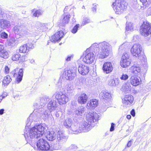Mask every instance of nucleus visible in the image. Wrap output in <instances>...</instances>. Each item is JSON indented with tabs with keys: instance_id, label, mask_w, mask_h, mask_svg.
<instances>
[{
	"instance_id": "nucleus-1",
	"label": "nucleus",
	"mask_w": 151,
	"mask_h": 151,
	"mask_svg": "<svg viewBox=\"0 0 151 151\" xmlns=\"http://www.w3.org/2000/svg\"><path fill=\"white\" fill-rule=\"evenodd\" d=\"M32 116L30 115L26 122V126L24 132V136L27 142H30L32 139L38 138L41 137L46 130L42 125L35 126L30 129H27L32 122Z\"/></svg>"
},
{
	"instance_id": "nucleus-2",
	"label": "nucleus",
	"mask_w": 151,
	"mask_h": 151,
	"mask_svg": "<svg viewBox=\"0 0 151 151\" xmlns=\"http://www.w3.org/2000/svg\"><path fill=\"white\" fill-rule=\"evenodd\" d=\"M91 47L94 50V52H95V50L96 51L99 50V52H96L95 55H97L99 58L102 59L105 58L108 56L111 50V46L106 42L99 44L93 43Z\"/></svg>"
},
{
	"instance_id": "nucleus-3",
	"label": "nucleus",
	"mask_w": 151,
	"mask_h": 151,
	"mask_svg": "<svg viewBox=\"0 0 151 151\" xmlns=\"http://www.w3.org/2000/svg\"><path fill=\"white\" fill-rule=\"evenodd\" d=\"M100 117V114L96 112H89L86 116V121H85L81 124L79 126V133L83 132H87L89 131L91 128V124L97 122Z\"/></svg>"
},
{
	"instance_id": "nucleus-4",
	"label": "nucleus",
	"mask_w": 151,
	"mask_h": 151,
	"mask_svg": "<svg viewBox=\"0 0 151 151\" xmlns=\"http://www.w3.org/2000/svg\"><path fill=\"white\" fill-rule=\"evenodd\" d=\"M34 111L38 112L40 117L44 120L47 119L49 116V111L46 107H44L43 105H40V104L35 103L34 105Z\"/></svg>"
},
{
	"instance_id": "nucleus-5",
	"label": "nucleus",
	"mask_w": 151,
	"mask_h": 151,
	"mask_svg": "<svg viewBox=\"0 0 151 151\" xmlns=\"http://www.w3.org/2000/svg\"><path fill=\"white\" fill-rule=\"evenodd\" d=\"M127 4L123 0H115L112 6L116 14H121L127 8Z\"/></svg>"
},
{
	"instance_id": "nucleus-6",
	"label": "nucleus",
	"mask_w": 151,
	"mask_h": 151,
	"mask_svg": "<svg viewBox=\"0 0 151 151\" xmlns=\"http://www.w3.org/2000/svg\"><path fill=\"white\" fill-rule=\"evenodd\" d=\"M32 140V139L29 142H27L29 143L35 150L39 149L43 151H48L50 145L45 140L42 138L40 139L37 141L36 144H33L32 142H30Z\"/></svg>"
},
{
	"instance_id": "nucleus-7",
	"label": "nucleus",
	"mask_w": 151,
	"mask_h": 151,
	"mask_svg": "<svg viewBox=\"0 0 151 151\" xmlns=\"http://www.w3.org/2000/svg\"><path fill=\"white\" fill-rule=\"evenodd\" d=\"M142 50V46L139 43H137L133 45L130 51L132 55L136 57H138L139 59L143 60L144 59L145 60L146 57L143 55H140V53Z\"/></svg>"
},
{
	"instance_id": "nucleus-8",
	"label": "nucleus",
	"mask_w": 151,
	"mask_h": 151,
	"mask_svg": "<svg viewBox=\"0 0 151 151\" xmlns=\"http://www.w3.org/2000/svg\"><path fill=\"white\" fill-rule=\"evenodd\" d=\"M140 31L141 34L145 37H147L151 34V26L148 22H143L141 26Z\"/></svg>"
},
{
	"instance_id": "nucleus-9",
	"label": "nucleus",
	"mask_w": 151,
	"mask_h": 151,
	"mask_svg": "<svg viewBox=\"0 0 151 151\" xmlns=\"http://www.w3.org/2000/svg\"><path fill=\"white\" fill-rule=\"evenodd\" d=\"M54 96L60 105L65 104L68 101L69 99L67 96L61 92L55 93Z\"/></svg>"
},
{
	"instance_id": "nucleus-10",
	"label": "nucleus",
	"mask_w": 151,
	"mask_h": 151,
	"mask_svg": "<svg viewBox=\"0 0 151 151\" xmlns=\"http://www.w3.org/2000/svg\"><path fill=\"white\" fill-rule=\"evenodd\" d=\"M11 74L14 77H17V81L19 83L22 80L23 74V70L22 69L16 68L11 72Z\"/></svg>"
},
{
	"instance_id": "nucleus-11",
	"label": "nucleus",
	"mask_w": 151,
	"mask_h": 151,
	"mask_svg": "<svg viewBox=\"0 0 151 151\" xmlns=\"http://www.w3.org/2000/svg\"><path fill=\"white\" fill-rule=\"evenodd\" d=\"M78 69L79 73L82 75L87 74L89 71V68L87 65L81 63L80 61H78Z\"/></svg>"
},
{
	"instance_id": "nucleus-12",
	"label": "nucleus",
	"mask_w": 151,
	"mask_h": 151,
	"mask_svg": "<svg viewBox=\"0 0 151 151\" xmlns=\"http://www.w3.org/2000/svg\"><path fill=\"white\" fill-rule=\"evenodd\" d=\"M94 59V54L93 52H88L87 51L85 53V56L83 58V60L86 63L91 64L93 63Z\"/></svg>"
},
{
	"instance_id": "nucleus-13",
	"label": "nucleus",
	"mask_w": 151,
	"mask_h": 151,
	"mask_svg": "<svg viewBox=\"0 0 151 151\" xmlns=\"http://www.w3.org/2000/svg\"><path fill=\"white\" fill-rule=\"evenodd\" d=\"M133 101V98L132 96L127 95L125 96L122 99V102L124 106L127 107L130 105Z\"/></svg>"
},
{
	"instance_id": "nucleus-14",
	"label": "nucleus",
	"mask_w": 151,
	"mask_h": 151,
	"mask_svg": "<svg viewBox=\"0 0 151 151\" xmlns=\"http://www.w3.org/2000/svg\"><path fill=\"white\" fill-rule=\"evenodd\" d=\"M68 137L65 136L63 132L61 131H59L57 133L56 140L60 144H63L67 140Z\"/></svg>"
},
{
	"instance_id": "nucleus-15",
	"label": "nucleus",
	"mask_w": 151,
	"mask_h": 151,
	"mask_svg": "<svg viewBox=\"0 0 151 151\" xmlns=\"http://www.w3.org/2000/svg\"><path fill=\"white\" fill-rule=\"evenodd\" d=\"M74 70L70 69L65 71V78L70 80H72L76 76V68H73Z\"/></svg>"
},
{
	"instance_id": "nucleus-16",
	"label": "nucleus",
	"mask_w": 151,
	"mask_h": 151,
	"mask_svg": "<svg viewBox=\"0 0 151 151\" xmlns=\"http://www.w3.org/2000/svg\"><path fill=\"white\" fill-rule=\"evenodd\" d=\"M113 69L112 63L109 62H105L102 67V70L104 72L106 73H109L111 72Z\"/></svg>"
},
{
	"instance_id": "nucleus-17",
	"label": "nucleus",
	"mask_w": 151,
	"mask_h": 151,
	"mask_svg": "<svg viewBox=\"0 0 151 151\" xmlns=\"http://www.w3.org/2000/svg\"><path fill=\"white\" fill-rule=\"evenodd\" d=\"M64 33L62 31H58L51 37V41L52 42H55L61 39L63 37Z\"/></svg>"
},
{
	"instance_id": "nucleus-18",
	"label": "nucleus",
	"mask_w": 151,
	"mask_h": 151,
	"mask_svg": "<svg viewBox=\"0 0 151 151\" xmlns=\"http://www.w3.org/2000/svg\"><path fill=\"white\" fill-rule=\"evenodd\" d=\"M62 145L60 142H58L57 140L54 141L51 143L50 145L48 151L59 149L61 147Z\"/></svg>"
},
{
	"instance_id": "nucleus-19",
	"label": "nucleus",
	"mask_w": 151,
	"mask_h": 151,
	"mask_svg": "<svg viewBox=\"0 0 151 151\" xmlns=\"http://www.w3.org/2000/svg\"><path fill=\"white\" fill-rule=\"evenodd\" d=\"M47 107L48 109L50 112L56 110L57 108V104L56 101L53 99H51L48 104Z\"/></svg>"
},
{
	"instance_id": "nucleus-20",
	"label": "nucleus",
	"mask_w": 151,
	"mask_h": 151,
	"mask_svg": "<svg viewBox=\"0 0 151 151\" xmlns=\"http://www.w3.org/2000/svg\"><path fill=\"white\" fill-rule=\"evenodd\" d=\"M141 79L135 76H132L130 79V82L133 86H136L140 83Z\"/></svg>"
},
{
	"instance_id": "nucleus-21",
	"label": "nucleus",
	"mask_w": 151,
	"mask_h": 151,
	"mask_svg": "<svg viewBox=\"0 0 151 151\" xmlns=\"http://www.w3.org/2000/svg\"><path fill=\"white\" fill-rule=\"evenodd\" d=\"M69 131L72 134H77L79 133V127L77 124L73 123L70 127L68 129Z\"/></svg>"
},
{
	"instance_id": "nucleus-22",
	"label": "nucleus",
	"mask_w": 151,
	"mask_h": 151,
	"mask_svg": "<svg viewBox=\"0 0 151 151\" xmlns=\"http://www.w3.org/2000/svg\"><path fill=\"white\" fill-rule=\"evenodd\" d=\"M46 129V131L44 134L46 133L47 132V134L46 135V137L47 139L49 141H52L55 139L56 133L53 131H48L47 132V130L46 128L44 127ZM44 134V133L43 134Z\"/></svg>"
},
{
	"instance_id": "nucleus-23",
	"label": "nucleus",
	"mask_w": 151,
	"mask_h": 151,
	"mask_svg": "<svg viewBox=\"0 0 151 151\" xmlns=\"http://www.w3.org/2000/svg\"><path fill=\"white\" fill-rule=\"evenodd\" d=\"M98 101L96 99H93L88 101L87 105V107L88 109L91 108L93 109L96 107L98 105Z\"/></svg>"
},
{
	"instance_id": "nucleus-24",
	"label": "nucleus",
	"mask_w": 151,
	"mask_h": 151,
	"mask_svg": "<svg viewBox=\"0 0 151 151\" xmlns=\"http://www.w3.org/2000/svg\"><path fill=\"white\" fill-rule=\"evenodd\" d=\"M100 96L102 97L105 101H109L110 100L111 97L110 94L105 91H102L100 93Z\"/></svg>"
},
{
	"instance_id": "nucleus-25",
	"label": "nucleus",
	"mask_w": 151,
	"mask_h": 151,
	"mask_svg": "<svg viewBox=\"0 0 151 151\" xmlns=\"http://www.w3.org/2000/svg\"><path fill=\"white\" fill-rule=\"evenodd\" d=\"M88 99V96L86 94L83 93L80 94L78 98V102L81 104H84Z\"/></svg>"
},
{
	"instance_id": "nucleus-26",
	"label": "nucleus",
	"mask_w": 151,
	"mask_h": 151,
	"mask_svg": "<svg viewBox=\"0 0 151 151\" xmlns=\"http://www.w3.org/2000/svg\"><path fill=\"white\" fill-rule=\"evenodd\" d=\"M10 26L9 22L5 19H0V27L3 29H6Z\"/></svg>"
},
{
	"instance_id": "nucleus-27",
	"label": "nucleus",
	"mask_w": 151,
	"mask_h": 151,
	"mask_svg": "<svg viewBox=\"0 0 151 151\" xmlns=\"http://www.w3.org/2000/svg\"><path fill=\"white\" fill-rule=\"evenodd\" d=\"M29 35V33L27 30V28L25 26H23L19 33V35L20 37H24Z\"/></svg>"
},
{
	"instance_id": "nucleus-28",
	"label": "nucleus",
	"mask_w": 151,
	"mask_h": 151,
	"mask_svg": "<svg viewBox=\"0 0 151 151\" xmlns=\"http://www.w3.org/2000/svg\"><path fill=\"white\" fill-rule=\"evenodd\" d=\"M73 123L71 119L68 118L66 119L63 122V124L64 127L68 129L70 127Z\"/></svg>"
},
{
	"instance_id": "nucleus-29",
	"label": "nucleus",
	"mask_w": 151,
	"mask_h": 151,
	"mask_svg": "<svg viewBox=\"0 0 151 151\" xmlns=\"http://www.w3.org/2000/svg\"><path fill=\"white\" fill-rule=\"evenodd\" d=\"M8 57V52L6 50L4 49L0 52V62L3 61V58L6 59Z\"/></svg>"
},
{
	"instance_id": "nucleus-30",
	"label": "nucleus",
	"mask_w": 151,
	"mask_h": 151,
	"mask_svg": "<svg viewBox=\"0 0 151 151\" xmlns=\"http://www.w3.org/2000/svg\"><path fill=\"white\" fill-rule=\"evenodd\" d=\"M131 72L133 74H137L141 70V68L139 66H132L130 69Z\"/></svg>"
},
{
	"instance_id": "nucleus-31",
	"label": "nucleus",
	"mask_w": 151,
	"mask_h": 151,
	"mask_svg": "<svg viewBox=\"0 0 151 151\" xmlns=\"http://www.w3.org/2000/svg\"><path fill=\"white\" fill-rule=\"evenodd\" d=\"M131 61V59L121 60L120 62L121 65L122 67L126 68L130 65Z\"/></svg>"
},
{
	"instance_id": "nucleus-32",
	"label": "nucleus",
	"mask_w": 151,
	"mask_h": 151,
	"mask_svg": "<svg viewBox=\"0 0 151 151\" xmlns=\"http://www.w3.org/2000/svg\"><path fill=\"white\" fill-rule=\"evenodd\" d=\"M121 90L126 93H128L131 90V86L129 83H125L122 86Z\"/></svg>"
},
{
	"instance_id": "nucleus-33",
	"label": "nucleus",
	"mask_w": 151,
	"mask_h": 151,
	"mask_svg": "<svg viewBox=\"0 0 151 151\" xmlns=\"http://www.w3.org/2000/svg\"><path fill=\"white\" fill-rule=\"evenodd\" d=\"M65 89H66L68 93H71L74 92L75 88L73 84H69L65 87Z\"/></svg>"
},
{
	"instance_id": "nucleus-34",
	"label": "nucleus",
	"mask_w": 151,
	"mask_h": 151,
	"mask_svg": "<svg viewBox=\"0 0 151 151\" xmlns=\"http://www.w3.org/2000/svg\"><path fill=\"white\" fill-rule=\"evenodd\" d=\"M70 14H68L66 15L65 14L64 15V17L62 20V25L64 26L66 24H68L70 20Z\"/></svg>"
},
{
	"instance_id": "nucleus-35",
	"label": "nucleus",
	"mask_w": 151,
	"mask_h": 151,
	"mask_svg": "<svg viewBox=\"0 0 151 151\" xmlns=\"http://www.w3.org/2000/svg\"><path fill=\"white\" fill-rule=\"evenodd\" d=\"M12 79L9 75H7L5 76L3 81V84L4 86L8 85L12 81Z\"/></svg>"
},
{
	"instance_id": "nucleus-36",
	"label": "nucleus",
	"mask_w": 151,
	"mask_h": 151,
	"mask_svg": "<svg viewBox=\"0 0 151 151\" xmlns=\"http://www.w3.org/2000/svg\"><path fill=\"white\" fill-rule=\"evenodd\" d=\"M84 111V108L83 106H80L75 111V113L78 116H81Z\"/></svg>"
},
{
	"instance_id": "nucleus-37",
	"label": "nucleus",
	"mask_w": 151,
	"mask_h": 151,
	"mask_svg": "<svg viewBox=\"0 0 151 151\" xmlns=\"http://www.w3.org/2000/svg\"><path fill=\"white\" fill-rule=\"evenodd\" d=\"M40 25L42 28L43 27L45 29L46 28H47V29H50L53 26L54 24L52 22L46 24L40 23Z\"/></svg>"
},
{
	"instance_id": "nucleus-38",
	"label": "nucleus",
	"mask_w": 151,
	"mask_h": 151,
	"mask_svg": "<svg viewBox=\"0 0 151 151\" xmlns=\"http://www.w3.org/2000/svg\"><path fill=\"white\" fill-rule=\"evenodd\" d=\"M27 45H24L21 46L19 48V52L21 53H25L28 52L29 51V48H28Z\"/></svg>"
},
{
	"instance_id": "nucleus-39",
	"label": "nucleus",
	"mask_w": 151,
	"mask_h": 151,
	"mask_svg": "<svg viewBox=\"0 0 151 151\" xmlns=\"http://www.w3.org/2000/svg\"><path fill=\"white\" fill-rule=\"evenodd\" d=\"M119 84L118 80L115 81L114 79H111L108 81L109 85L111 86H115Z\"/></svg>"
},
{
	"instance_id": "nucleus-40",
	"label": "nucleus",
	"mask_w": 151,
	"mask_h": 151,
	"mask_svg": "<svg viewBox=\"0 0 151 151\" xmlns=\"http://www.w3.org/2000/svg\"><path fill=\"white\" fill-rule=\"evenodd\" d=\"M23 26L16 25L14 26L13 28V30L14 32L16 34L19 35V33H20V31L21 30L22 27Z\"/></svg>"
},
{
	"instance_id": "nucleus-41",
	"label": "nucleus",
	"mask_w": 151,
	"mask_h": 151,
	"mask_svg": "<svg viewBox=\"0 0 151 151\" xmlns=\"http://www.w3.org/2000/svg\"><path fill=\"white\" fill-rule=\"evenodd\" d=\"M15 39L14 38H12L7 40L6 44L8 46H12L15 42Z\"/></svg>"
},
{
	"instance_id": "nucleus-42",
	"label": "nucleus",
	"mask_w": 151,
	"mask_h": 151,
	"mask_svg": "<svg viewBox=\"0 0 151 151\" xmlns=\"http://www.w3.org/2000/svg\"><path fill=\"white\" fill-rule=\"evenodd\" d=\"M126 28L127 30H131L133 29L132 24L130 22H127Z\"/></svg>"
},
{
	"instance_id": "nucleus-43",
	"label": "nucleus",
	"mask_w": 151,
	"mask_h": 151,
	"mask_svg": "<svg viewBox=\"0 0 151 151\" xmlns=\"http://www.w3.org/2000/svg\"><path fill=\"white\" fill-rule=\"evenodd\" d=\"M20 55L19 53L15 54L13 55L12 57V59L13 61L18 60L20 58Z\"/></svg>"
},
{
	"instance_id": "nucleus-44",
	"label": "nucleus",
	"mask_w": 151,
	"mask_h": 151,
	"mask_svg": "<svg viewBox=\"0 0 151 151\" xmlns=\"http://www.w3.org/2000/svg\"><path fill=\"white\" fill-rule=\"evenodd\" d=\"M127 59H131L130 58L129 55L126 53H124L122 56L121 60H127Z\"/></svg>"
},
{
	"instance_id": "nucleus-45",
	"label": "nucleus",
	"mask_w": 151,
	"mask_h": 151,
	"mask_svg": "<svg viewBox=\"0 0 151 151\" xmlns=\"http://www.w3.org/2000/svg\"><path fill=\"white\" fill-rule=\"evenodd\" d=\"M79 26L80 25L78 24H76L71 30V32L73 34L76 33L77 32Z\"/></svg>"
},
{
	"instance_id": "nucleus-46",
	"label": "nucleus",
	"mask_w": 151,
	"mask_h": 151,
	"mask_svg": "<svg viewBox=\"0 0 151 151\" xmlns=\"http://www.w3.org/2000/svg\"><path fill=\"white\" fill-rule=\"evenodd\" d=\"M42 14L41 11L40 10H36L33 13V15L35 17H38Z\"/></svg>"
},
{
	"instance_id": "nucleus-47",
	"label": "nucleus",
	"mask_w": 151,
	"mask_h": 151,
	"mask_svg": "<svg viewBox=\"0 0 151 151\" xmlns=\"http://www.w3.org/2000/svg\"><path fill=\"white\" fill-rule=\"evenodd\" d=\"M90 22L89 19L87 18L84 19L82 22V25L83 26L86 24Z\"/></svg>"
},
{
	"instance_id": "nucleus-48",
	"label": "nucleus",
	"mask_w": 151,
	"mask_h": 151,
	"mask_svg": "<svg viewBox=\"0 0 151 151\" xmlns=\"http://www.w3.org/2000/svg\"><path fill=\"white\" fill-rule=\"evenodd\" d=\"M1 37L3 39H6L8 37V35L4 32H3L1 33L0 34Z\"/></svg>"
},
{
	"instance_id": "nucleus-49",
	"label": "nucleus",
	"mask_w": 151,
	"mask_h": 151,
	"mask_svg": "<svg viewBox=\"0 0 151 151\" xmlns=\"http://www.w3.org/2000/svg\"><path fill=\"white\" fill-rule=\"evenodd\" d=\"M128 78V76L125 74H123L121 77H120V78L122 80H126Z\"/></svg>"
},
{
	"instance_id": "nucleus-50",
	"label": "nucleus",
	"mask_w": 151,
	"mask_h": 151,
	"mask_svg": "<svg viewBox=\"0 0 151 151\" xmlns=\"http://www.w3.org/2000/svg\"><path fill=\"white\" fill-rule=\"evenodd\" d=\"M86 80V84L87 86H90L91 85V80Z\"/></svg>"
},
{
	"instance_id": "nucleus-51",
	"label": "nucleus",
	"mask_w": 151,
	"mask_h": 151,
	"mask_svg": "<svg viewBox=\"0 0 151 151\" xmlns=\"http://www.w3.org/2000/svg\"><path fill=\"white\" fill-rule=\"evenodd\" d=\"M9 69L7 66H6L4 68V73L6 74H8L9 73Z\"/></svg>"
},
{
	"instance_id": "nucleus-52",
	"label": "nucleus",
	"mask_w": 151,
	"mask_h": 151,
	"mask_svg": "<svg viewBox=\"0 0 151 151\" xmlns=\"http://www.w3.org/2000/svg\"><path fill=\"white\" fill-rule=\"evenodd\" d=\"M115 124L114 123H111V127L110 129V131L111 132L113 131L114 129Z\"/></svg>"
},
{
	"instance_id": "nucleus-53",
	"label": "nucleus",
	"mask_w": 151,
	"mask_h": 151,
	"mask_svg": "<svg viewBox=\"0 0 151 151\" xmlns=\"http://www.w3.org/2000/svg\"><path fill=\"white\" fill-rule=\"evenodd\" d=\"M133 141V139H131L129 141V142H128V143L127 145V147H130Z\"/></svg>"
},
{
	"instance_id": "nucleus-54",
	"label": "nucleus",
	"mask_w": 151,
	"mask_h": 151,
	"mask_svg": "<svg viewBox=\"0 0 151 151\" xmlns=\"http://www.w3.org/2000/svg\"><path fill=\"white\" fill-rule=\"evenodd\" d=\"M69 148L70 149H75L77 148V146L75 145H72Z\"/></svg>"
},
{
	"instance_id": "nucleus-55",
	"label": "nucleus",
	"mask_w": 151,
	"mask_h": 151,
	"mask_svg": "<svg viewBox=\"0 0 151 151\" xmlns=\"http://www.w3.org/2000/svg\"><path fill=\"white\" fill-rule=\"evenodd\" d=\"M20 61L21 62H23V61H24L25 60V56H23L22 57H20Z\"/></svg>"
},
{
	"instance_id": "nucleus-56",
	"label": "nucleus",
	"mask_w": 151,
	"mask_h": 151,
	"mask_svg": "<svg viewBox=\"0 0 151 151\" xmlns=\"http://www.w3.org/2000/svg\"><path fill=\"white\" fill-rule=\"evenodd\" d=\"M130 113L132 116H134L135 114L134 110V109H132Z\"/></svg>"
},
{
	"instance_id": "nucleus-57",
	"label": "nucleus",
	"mask_w": 151,
	"mask_h": 151,
	"mask_svg": "<svg viewBox=\"0 0 151 151\" xmlns=\"http://www.w3.org/2000/svg\"><path fill=\"white\" fill-rule=\"evenodd\" d=\"M140 1L142 3L143 5H146L147 2V0H140Z\"/></svg>"
},
{
	"instance_id": "nucleus-58",
	"label": "nucleus",
	"mask_w": 151,
	"mask_h": 151,
	"mask_svg": "<svg viewBox=\"0 0 151 151\" xmlns=\"http://www.w3.org/2000/svg\"><path fill=\"white\" fill-rule=\"evenodd\" d=\"M85 80V79L84 78H80L79 79V81L81 83L83 84V82Z\"/></svg>"
},
{
	"instance_id": "nucleus-59",
	"label": "nucleus",
	"mask_w": 151,
	"mask_h": 151,
	"mask_svg": "<svg viewBox=\"0 0 151 151\" xmlns=\"http://www.w3.org/2000/svg\"><path fill=\"white\" fill-rule=\"evenodd\" d=\"M72 57V55L68 56L67 58L66 59V60L67 61H70L71 58Z\"/></svg>"
},
{
	"instance_id": "nucleus-60",
	"label": "nucleus",
	"mask_w": 151,
	"mask_h": 151,
	"mask_svg": "<svg viewBox=\"0 0 151 151\" xmlns=\"http://www.w3.org/2000/svg\"><path fill=\"white\" fill-rule=\"evenodd\" d=\"M4 50V47L2 45H0V52Z\"/></svg>"
},
{
	"instance_id": "nucleus-61",
	"label": "nucleus",
	"mask_w": 151,
	"mask_h": 151,
	"mask_svg": "<svg viewBox=\"0 0 151 151\" xmlns=\"http://www.w3.org/2000/svg\"><path fill=\"white\" fill-rule=\"evenodd\" d=\"M4 109H0V114L2 115L4 113Z\"/></svg>"
},
{
	"instance_id": "nucleus-62",
	"label": "nucleus",
	"mask_w": 151,
	"mask_h": 151,
	"mask_svg": "<svg viewBox=\"0 0 151 151\" xmlns=\"http://www.w3.org/2000/svg\"><path fill=\"white\" fill-rule=\"evenodd\" d=\"M55 115L56 117H58L60 116L59 113H58V112H56L55 114Z\"/></svg>"
},
{
	"instance_id": "nucleus-63",
	"label": "nucleus",
	"mask_w": 151,
	"mask_h": 151,
	"mask_svg": "<svg viewBox=\"0 0 151 151\" xmlns=\"http://www.w3.org/2000/svg\"><path fill=\"white\" fill-rule=\"evenodd\" d=\"M131 117V115H127V118L128 119H130Z\"/></svg>"
},
{
	"instance_id": "nucleus-64",
	"label": "nucleus",
	"mask_w": 151,
	"mask_h": 151,
	"mask_svg": "<svg viewBox=\"0 0 151 151\" xmlns=\"http://www.w3.org/2000/svg\"><path fill=\"white\" fill-rule=\"evenodd\" d=\"M92 11L93 12H96V7H94L92 8Z\"/></svg>"
}]
</instances>
